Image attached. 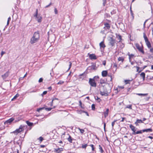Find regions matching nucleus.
Masks as SVG:
<instances>
[{
    "label": "nucleus",
    "instance_id": "1",
    "mask_svg": "<svg viewBox=\"0 0 153 153\" xmlns=\"http://www.w3.org/2000/svg\"><path fill=\"white\" fill-rule=\"evenodd\" d=\"M40 36L39 33L38 32H35L32 37L31 38L30 43L31 44H33L37 42L39 39Z\"/></svg>",
    "mask_w": 153,
    "mask_h": 153
},
{
    "label": "nucleus",
    "instance_id": "2",
    "mask_svg": "<svg viewBox=\"0 0 153 153\" xmlns=\"http://www.w3.org/2000/svg\"><path fill=\"white\" fill-rule=\"evenodd\" d=\"M25 126L24 125H21L18 129H17L16 130L12 132V133H13L16 135H17L19 133L22 131L24 130V128Z\"/></svg>",
    "mask_w": 153,
    "mask_h": 153
},
{
    "label": "nucleus",
    "instance_id": "3",
    "mask_svg": "<svg viewBox=\"0 0 153 153\" xmlns=\"http://www.w3.org/2000/svg\"><path fill=\"white\" fill-rule=\"evenodd\" d=\"M129 127L131 129V130L133 131V134H142V130H140L139 131H138L137 132H136V128L132 125H130L129 126Z\"/></svg>",
    "mask_w": 153,
    "mask_h": 153
},
{
    "label": "nucleus",
    "instance_id": "4",
    "mask_svg": "<svg viewBox=\"0 0 153 153\" xmlns=\"http://www.w3.org/2000/svg\"><path fill=\"white\" fill-rule=\"evenodd\" d=\"M129 127L131 129V130L133 131V134H142V130H140L139 131H138L137 132H136V128L132 125H130L129 126Z\"/></svg>",
    "mask_w": 153,
    "mask_h": 153
},
{
    "label": "nucleus",
    "instance_id": "5",
    "mask_svg": "<svg viewBox=\"0 0 153 153\" xmlns=\"http://www.w3.org/2000/svg\"><path fill=\"white\" fill-rule=\"evenodd\" d=\"M135 45L136 48L138 51L143 54H144V52L143 50L142 45L141 44L140 45L138 43H136Z\"/></svg>",
    "mask_w": 153,
    "mask_h": 153
},
{
    "label": "nucleus",
    "instance_id": "6",
    "mask_svg": "<svg viewBox=\"0 0 153 153\" xmlns=\"http://www.w3.org/2000/svg\"><path fill=\"white\" fill-rule=\"evenodd\" d=\"M88 83L92 87H96L97 85L94 79L90 78Z\"/></svg>",
    "mask_w": 153,
    "mask_h": 153
},
{
    "label": "nucleus",
    "instance_id": "7",
    "mask_svg": "<svg viewBox=\"0 0 153 153\" xmlns=\"http://www.w3.org/2000/svg\"><path fill=\"white\" fill-rule=\"evenodd\" d=\"M14 118L12 117L11 118L6 121H5L4 122V124H7V125H9L10 123L14 120Z\"/></svg>",
    "mask_w": 153,
    "mask_h": 153
},
{
    "label": "nucleus",
    "instance_id": "8",
    "mask_svg": "<svg viewBox=\"0 0 153 153\" xmlns=\"http://www.w3.org/2000/svg\"><path fill=\"white\" fill-rule=\"evenodd\" d=\"M88 55H89V58L91 59L95 60L97 58V56L94 54H90L89 53H88Z\"/></svg>",
    "mask_w": 153,
    "mask_h": 153
},
{
    "label": "nucleus",
    "instance_id": "9",
    "mask_svg": "<svg viewBox=\"0 0 153 153\" xmlns=\"http://www.w3.org/2000/svg\"><path fill=\"white\" fill-rule=\"evenodd\" d=\"M86 77V75L85 74V73L80 74L79 75V79L82 80L84 79Z\"/></svg>",
    "mask_w": 153,
    "mask_h": 153
},
{
    "label": "nucleus",
    "instance_id": "10",
    "mask_svg": "<svg viewBox=\"0 0 153 153\" xmlns=\"http://www.w3.org/2000/svg\"><path fill=\"white\" fill-rule=\"evenodd\" d=\"M115 43V40L112 38H111L109 42V43L110 45H111V46H113L114 45Z\"/></svg>",
    "mask_w": 153,
    "mask_h": 153
},
{
    "label": "nucleus",
    "instance_id": "11",
    "mask_svg": "<svg viewBox=\"0 0 153 153\" xmlns=\"http://www.w3.org/2000/svg\"><path fill=\"white\" fill-rule=\"evenodd\" d=\"M63 151V149L62 148L56 149H54V152L56 153H60Z\"/></svg>",
    "mask_w": 153,
    "mask_h": 153
},
{
    "label": "nucleus",
    "instance_id": "12",
    "mask_svg": "<svg viewBox=\"0 0 153 153\" xmlns=\"http://www.w3.org/2000/svg\"><path fill=\"white\" fill-rule=\"evenodd\" d=\"M100 48L101 49L102 48L103 49L105 47V45L104 43V41H103L100 43Z\"/></svg>",
    "mask_w": 153,
    "mask_h": 153
},
{
    "label": "nucleus",
    "instance_id": "13",
    "mask_svg": "<svg viewBox=\"0 0 153 153\" xmlns=\"http://www.w3.org/2000/svg\"><path fill=\"white\" fill-rule=\"evenodd\" d=\"M9 74V72L8 71L7 72L4 74L2 75L1 76L3 79V80H4L6 79L8 76Z\"/></svg>",
    "mask_w": 153,
    "mask_h": 153
},
{
    "label": "nucleus",
    "instance_id": "14",
    "mask_svg": "<svg viewBox=\"0 0 153 153\" xmlns=\"http://www.w3.org/2000/svg\"><path fill=\"white\" fill-rule=\"evenodd\" d=\"M104 25H105V27H104V28L105 30H106V29L108 30L110 29V25L108 23H105Z\"/></svg>",
    "mask_w": 153,
    "mask_h": 153
},
{
    "label": "nucleus",
    "instance_id": "15",
    "mask_svg": "<svg viewBox=\"0 0 153 153\" xmlns=\"http://www.w3.org/2000/svg\"><path fill=\"white\" fill-rule=\"evenodd\" d=\"M36 19L38 22H42V17L39 15L38 16L36 17Z\"/></svg>",
    "mask_w": 153,
    "mask_h": 153
},
{
    "label": "nucleus",
    "instance_id": "16",
    "mask_svg": "<svg viewBox=\"0 0 153 153\" xmlns=\"http://www.w3.org/2000/svg\"><path fill=\"white\" fill-rule=\"evenodd\" d=\"M108 74L107 71H103L102 72V75L103 77H106Z\"/></svg>",
    "mask_w": 153,
    "mask_h": 153
},
{
    "label": "nucleus",
    "instance_id": "17",
    "mask_svg": "<svg viewBox=\"0 0 153 153\" xmlns=\"http://www.w3.org/2000/svg\"><path fill=\"white\" fill-rule=\"evenodd\" d=\"M124 88V86H118L116 88V90H117V92H120V89H123Z\"/></svg>",
    "mask_w": 153,
    "mask_h": 153
},
{
    "label": "nucleus",
    "instance_id": "18",
    "mask_svg": "<svg viewBox=\"0 0 153 153\" xmlns=\"http://www.w3.org/2000/svg\"><path fill=\"white\" fill-rule=\"evenodd\" d=\"M143 123V122L142 120L137 119V120L136 121L135 123V124L136 126H138V123Z\"/></svg>",
    "mask_w": 153,
    "mask_h": 153
},
{
    "label": "nucleus",
    "instance_id": "19",
    "mask_svg": "<svg viewBox=\"0 0 153 153\" xmlns=\"http://www.w3.org/2000/svg\"><path fill=\"white\" fill-rule=\"evenodd\" d=\"M100 94L102 96H107L108 94L107 91H100Z\"/></svg>",
    "mask_w": 153,
    "mask_h": 153
},
{
    "label": "nucleus",
    "instance_id": "20",
    "mask_svg": "<svg viewBox=\"0 0 153 153\" xmlns=\"http://www.w3.org/2000/svg\"><path fill=\"white\" fill-rule=\"evenodd\" d=\"M140 76L141 77L143 78V80L144 81L145 80V74L144 72H142L140 74Z\"/></svg>",
    "mask_w": 153,
    "mask_h": 153
},
{
    "label": "nucleus",
    "instance_id": "21",
    "mask_svg": "<svg viewBox=\"0 0 153 153\" xmlns=\"http://www.w3.org/2000/svg\"><path fill=\"white\" fill-rule=\"evenodd\" d=\"M142 132H152V129L151 128H148L147 129H143V130H142Z\"/></svg>",
    "mask_w": 153,
    "mask_h": 153
},
{
    "label": "nucleus",
    "instance_id": "22",
    "mask_svg": "<svg viewBox=\"0 0 153 153\" xmlns=\"http://www.w3.org/2000/svg\"><path fill=\"white\" fill-rule=\"evenodd\" d=\"M109 109L107 108L106 109L105 111L104 112V115L105 117H107L108 115Z\"/></svg>",
    "mask_w": 153,
    "mask_h": 153
},
{
    "label": "nucleus",
    "instance_id": "23",
    "mask_svg": "<svg viewBox=\"0 0 153 153\" xmlns=\"http://www.w3.org/2000/svg\"><path fill=\"white\" fill-rule=\"evenodd\" d=\"M145 42L148 48H151V45L149 41L146 42Z\"/></svg>",
    "mask_w": 153,
    "mask_h": 153
},
{
    "label": "nucleus",
    "instance_id": "24",
    "mask_svg": "<svg viewBox=\"0 0 153 153\" xmlns=\"http://www.w3.org/2000/svg\"><path fill=\"white\" fill-rule=\"evenodd\" d=\"M116 35L117 38L118 40H119V42H120L122 40V37L119 34Z\"/></svg>",
    "mask_w": 153,
    "mask_h": 153
},
{
    "label": "nucleus",
    "instance_id": "25",
    "mask_svg": "<svg viewBox=\"0 0 153 153\" xmlns=\"http://www.w3.org/2000/svg\"><path fill=\"white\" fill-rule=\"evenodd\" d=\"M143 37L145 40V42L149 41L147 37H146L145 33H143Z\"/></svg>",
    "mask_w": 153,
    "mask_h": 153
},
{
    "label": "nucleus",
    "instance_id": "26",
    "mask_svg": "<svg viewBox=\"0 0 153 153\" xmlns=\"http://www.w3.org/2000/svg\"><path fill=\"white\" fill-rule=\"evenodd\" d=\"M68 135H69V137L68 138L67 140L68 141L70 142V143H71L72 142V139L71 136L69 135V134H68Z\"/></svg>",
    "mask_w": 153,
    "mask_h": 153
},
{
    "label": "nucleus",
    "instance_id": "27",
    "mask_svg": "<svg viewBox=\"0 0 153 153\" xmlns=\"http://www.w3.org/2000/svg\"><path fill=\"white\" fill-rule=\"evenodd\" d=\"M19 96V94H16L14 97H13V98L12 99H11V101H13L14 100H15L17 97H18Z\"/></svg>",
    "mask_w": 153,
    "mask_h": 153
},
{
    "label": "nucleus",
    "instance_id": "28",
    "mask_svg": "<svg viewBox=\"0 0 153 153\" xmlns=\"http://www.w3.org/2000/svg\"><path fill=\"white\" fill-rule=\"evenodd\" d=\"M136 94L139 95V96H146L148 95V94H140V93H137Z\"/></svg>",
    "mask_w": 153,
    "mask_h": 153
},
{
    "label": "nucleus",
    "instance_id": "29",
    "mask_svg": "<svg viewBox=\"0 0 153 153\" xmlns=\"http://www.w3.org/2000/svg\"><path fill=\"white\" fill-rule=\"evenodd\" d=\"M129 57V62H131V59L133 58V57L134 56V55L133 54H129L128 55Z\"/></svg>",
    "mask_w": 153,
    "mask_h": 153
},
{
    "label": "nucleus",
    "instance_id": "30",
    "mask_svg": "<svg viewBox=\"0 0 153 153\" xmlns=\"http://www.w3.org/2000/svg\"><path fill=\"white\" fill-rule=\"evenodd\" d=\"M118 60L119 61H121L122 62H123L124 60V59L122 57H119L118 58Z\"/></svg>",
    "mask_w": 153,
    "mask_h": 153
},
{
    "label": "nucleus",
    "instance_id": "31",
    "mask_svg": "<svg viewBox=\"0 0 153 153\" xmlns=\"http://www.w3.org/2000/svg\"><path fill=\"white\" fill-rule=\"evenodd\" d=\"M126 108H129L130 109H132V105H127L126 107Z\"/></svg>",
    "mask_w": 153,
    "mask_h": 153
},
{
    "label": "nucleus",
    "instance_id": "32",
    "mask_svg": "<svg viewBox=\"0 0 153 153\" xmlns=\"http://www.w3.org/2000/svg\"><path fill=\"white\" fill-rule=\"evenodd\" d=\"M26 123L27 124V125L29 126H31L33 125V123H30L28 121H26Z\"/></svg>",
    "mask_w": 153,
    "mask_h": 153
},
{
    "label": "nucleus",
    "instance_id": "33",
    "mask_svg": "<svg viewBox=\"0 0 153 153\" xmlns=\"http://www.w3.org/2000/svg\"><path fill=\"white\" fill-rule=\"evenodd\" d=\"M16 144H17L18 145H19V146H20L22 144L21 141L20 140H18L16 142Z\"/></svg>",
    "mask_w": 153,
    "mask_h": 153
},
{
    "label": "nucleus",
    "instance_id": "34",
    "mask_svg": "<svg viewBox=\"0 0 153 153\" xmlns=\"http://www.w3.org/2000/svg\"><path fill=\"white\" fill-rule=\"evenodd\" d=\"M131 81V80H124V82H125L126 84H129L130 82Z\"/></svg>",
    "mask_w": 153,
    "mask_h": 153
},
{
    "label": "nucleus",
    "instance_id": "35",
    "mask_svg": "<svg viewBox=\"0 0 153 153\" xmlns=\"http://www.w3.org/2000/svg\"><path fill=\"white\" fill-rule=\"evenodd\" d=\"M77 129L80 131L81 133L82 134L84 132V130L83 129H81L79 128H77Z\"/></svg>",
    "mask_w": 153,
    "mask_h": 153
},
{
    "label": "nucleus",
    "instance_id": "36",
    "mask_svg": "<svg viewBox=\"0 0 153 153\" xmlns=\"http://www.w3.org/2000/svg\"><path fill=\"white\" fill-rule=\"evenodd\" d=\"M38 9H37L36 10V13H35V14L34 15V17H35V18L38 16Z\"/></svg>",
    "mask_w": 153,
    "mask_h": 153
},
{
    "label": "nucleus",
    "instance_id": "37",
    "mask_svg": "<svg viewBox=\"0 0 153 153\" xmlns=\"http://www.w3.org/2000/svg\"><path fill=\"white\" fill-rule=\"evenodd\" d=\"M95 99L97 100L98 102H100L101 100L100 98H99L97 96L95 97Z\"/></svg>",
    "mask_w": 153,
    "mask_h": 153
},
{
    "label": "nucleus",
    "instance_id": "38",
    "mask_svg": "<svg viewBox=\"0 0 153 153\" xmlns=\"http://www.w3.org/2000/svg\"><path fill=\"white\" fill-rule=\"evenodd\" d=\"M99 149L100 151V152L101 153H102L103 152V151L102 149V147L100 145H99Z\"/></svg>",
    "mask_w": 153,
    "mask_h": 153
},
{
    "label": "nucleus",
    "instance_id": "39",
    "mask_svg": "<svg viewBox=\"0 0 153 153\" xmlns=\"http://www.w3.org/2000/svg\"><path fill=\"white\" fill-rule=\"evenodd\" d=\"M87 146V144H82V147L83 149H85Z\"/></svg>",
    "mask_w": 153,
    "mask_h": 153
},
{
    "label": "nucleus",
    "instance_id": "40",
    "mask_svg": "<svg viewBox=\"0 0 153 153\" xmlns=\"http://www.w3.org/2000/svg\"><path fill=\"white\" fill-rule=\"evenodd\" d=\"M64 83V82L63 81L60 80L57 83L58 85H62V84Z\"/></svg>",
    "mask_w": 153,
    "mask_h": 153
},
{
    "label": "nucleus",
    "instance_id": "41",
    "mask_svg": "<svg viewBox=\"0 0 153 153\" xmlns=\"http://www.w3.org/2000/svg\"><path fill=\"white\" fill-rule=\"evenodd\" d=\"M89 146L91 147V148H92V151H94V149H95V148L94 147V145L93 144H91Z\"/></svg>",
    "mask_w": 153,
    "mask_h": 153
},
{
    "label": "nucleus",
    "instance_id": "42",
    "mask_svg": "<svg viewBox=\"0 0 153 153\" xmlns=\"http://www.w3.org/2000/svg\"><path fill=\"white\" fill-rule=\"evenodd\" d=\"M10 20H11V18L10 17L8 18L7 21V25H9V22L10 21Z\"/></svg>",
    "mask_w": 153,
    "mask_h": 153
},
{
    "label": "nucleus",
    "instance_id": "43",
    "mask_svg": "<svg viewBox=\"0 0 153 153\" xmlns=\"http://www.w3.org/2000/svg\"><path fill=\"white\" fill-rule=\"evenodd\" d=\"M117 65L116 63H114L113 65V68H115V71L117 70Z\"/></svg>",
    "mask_w": 153,
    "mask_h": 153
},
{
    "label": "nucleus",
    "instance_id": "44",
    "mask_svg": "<svg viewBox=\"0 0 153 153\" xmlns=\"http://www.w3.org/2000/svg\"><path fill=\"white\" fill-rule=\"evenodd\" d=\"M38 139L39 140V141H40V142H41L43 141V138L42 137H40Z\"/></svg>",
    "mask_w": 153,
    "mask_h": 153
},
{
    "label": "nucleus",
    "instance_id": "45",
    "mask_svg": "<svg viewBox=\"0 0 153 153\" xmlns=\"http://www.w3.org/2000/svg\"><path fill=\"white\" fill-rule=\"evenodd\" d=\"M69 63V68H68L67 71H68V70H69L70 69V68L71 67V65H72V63L71 62H70Z\"/></svg>",
    "mask_w": 153,
    "mask_h": 153
},
{
    "label": "nucleus",
    "instance_id": "46",
    "mask_svg": "<svg viewBox=\"0 0 153 153\" xmlns=\"http://www.w3.org/2000/svg\"><path fill=\"white\" fill-rule=\"evenodd\" d=\"M91 108H92V110H94L95 109V105L94 104H93L92 105H91Z\"/></svg>",
    "mask_w": 153,
    "mask_h": 153
},
{
    "label": "nucleus",
    "instance_id": "47",
    "mask_svg": "<svg viewBox=\"0 0 153 153\" xmlns=\"http://www.w3.org/2000/svg\"><path fill=\"white\" fill-rule=\"evenodd\" d=\"M116 121V120H114L113 122L111 123V125L112 126V127L113 128V126L114 125Z\"/></svg>",
    "mask_w": 153,
    "mask_h": 153
},
{
    "label": "nucleus",
    "instance_id": "48",
    "mask_svg": "<svg viewBox=\"0 0 153 153\" xmlns=\"http://www.w3.org/2000/svg\"><path fill=\"white\" fill-rule=\"evenodd\" d=\"M93 79H99V77L98 76H95L94 77Z\"/></svg>",
    "mask_w": 153,
    "mask_h": 153
},
{
    "label": "nucleus",
    "instance_id": "49",
    "mask_svg": "<svg viewBox=\"0 0 153 153\" xmlns=\"http://www.w3.org/2000/svg\"><path fill=\"white\" fill-rule=\"evenodd\" d=\"M54 11L55 14H57L58 13V11L57 10L56 8H55L54 9Z\"/></svg>",
    "mask_w": 153,
    "mask_h": 153
},
{
    "label": "nucleus",
    "instance_id": "50",
    "mask_svg": "<svg viewBox=\"0 0 153 153\" xmlns=\"http://www.w3.org/2000/svg\"><path fill=\"white\" fill-rule=\"evenodd\" d=\"M52 109V108H45L46 110L48 111H50Z\"/></svg>",
    "mask_w": 153,
    "mask_h": 153
},
{
    "label": "nucleus",
    "instance_id": "51",
    "mask_svg": "<svg viewBox=\"0 0 153 153\" xmlns=\"http://www.w3.org/2000/svg\"><path fill=\"white\" fill-rule=\"evenodd\" d=\"M103 3V5L104 6H105V4H106V0H102Z\"/></svg>",
    "mask_w": 153,
    "mask_h": 153
},
{
    "label": "nucleus",
    "instance_id": "52",
    "mask_svg": "<svg viewBox=\"0 0 153 153\" xmlns=\"http://www.w3.org/2000/svg\"><path fill=\"white\" fill-rule=\"evenodd\" d=\"M43 80V79L42 78H41L39 79V82H42Z\"/></svg>",
    "mask_w": 153,
    "mask_h": 153
},
{
    "label": "nucleus",
    "instance_id": "53",
    "mask_svg": "<svg viewBox=\"0 0 153 153\" xmlns=\"http://www.w3.org/2000/svg\"><path fill=\"white\" fill-rule=\"evenodd\" d=\"M51 4V3H50L48 5L46 6L45 8H47L50 6Z\"/></svg>",
    "mask_w": 153,
    "mask_h": 153
},
{
    "label": "nucleus",
    "instance_id": "54",
    "mask_svg": "<svg viewBox=\"0 0 153 153\" xmlns=\"http://www.w3.org/2000/svg\"><path fill=\"white\" fill-rule=\"evenodd\" d=\"M43 108H38L37 110V111H38V112H39L40 111L42 110Z\"/></svg>",
    "mask_w": 153,
    "mask_h": 153
},
{
    "label": "nucleus",
    "instance_id": "55",
    "mask_svg": "<svg viewBox=\"0 0 153 153\" xmlns=\"http://www.w3.org/2000/svg\"><path fill=\"white\" fill-rule=\"evenodd\" d=\"M150 52L152 53L153 54V48H151L150 49Z\"/></svg>",
    "mask_w": 153,
    "mask_h": 153
},
{
    "label": "nucleus",
    "instance_id": "56",
    "mask_svg": "<svg viewBox=\"0 0 153 153\" xmlns=\"http://www.w3.org/2000/svg\"><path fill=\"white\" fill-rule=\"evenodd\" d=\"M108 76L110 78V81H112V76L111 75H108Z\"/></svg>",
    "mask_w": 153,
    "mask_h": 153
},
{
    "label": "nucleus",
    "instance_id": "57",
    "mask_svg": "<svg viewBox=\"0 0 153 153\" xmlns=\"http://www.w3.org/2000/svg\"><path fill=\"white\" fill-rule=\"evenodd\" d=\"M130 9L131 14L132 16H133V13L132 11L131 10V7H130Z\"/></svg>",
    "mask_w": 153,
    "mask_h": 153
},
{
    "label": "nucleus",
    "instance_id": "58",
    "mask_svg": "<svg viewBox=\"0 0 153 153\" xmlns=\"http://www.w3.org/2000/svg\"><path fill=\"white\" fill-rule=\"evenodd\" d=\"M136 67V68H137V72H138L139 69V67L138 66H136V67L134 66V67Z\"/></svg>",
    "mask_w": 153,
    "mask_h": 153
},
{
    "label": "nucleus",
    "instance_id": "59",
    "mask_svg": "<svg viewBox=\"0 0 153 153\" xmlns=\"http://www.w3.org/2000/svg\"><path fill=\"white\" fill-rule=\"evenodd\" d=\"M100 83L101 84H103V83H105V82L104 80H102V81H101L100 82Z\"/></svg>",
    "mask_w": 153,
    "mask_h": 153
},
{
    "label": "nucleus",
    "instance_id": "60",
    "mask_svg": "<svg viewBox=\"0 0 153 153\" xmlns=\"http://www.w3.org/2000/svg\"><path fill=\"white\" fill-rule=\"evenodd\" d=\"M47 91H45L43 92L42 94L43 95H45V94H47Z\"/></svg>",
    "mask_w": 153,
    "mask_h": 153
},
{
    "label": "nucleus",
    "instance_id": "61",
    "mask_svg": "<svg viewBox=\"0 0 153 153\" xmlns=\"http://www.w3.org/2000/svg\"><path fill=\"white\" fill-rule=\"evenodd\" d=\"M5 53V52H4L2 51L1 53V56H2Z\"/></svg>",
    "mask_w": 153,
    "mask_h": 153
},
{
    "label": "nucleus",
    "instance_id": "62",
    "mask_svg": "<svg viewBox=\"0 0 153 153\" xmlns=\"http://www.w3.org/2000/svg\"><path fill=\"white\" fill-rule=\"evenodd\" d=\"M102 64H103V65H106V62L105 61H103V62H102Z\"/></svg>",
    "mask_w": 153,
    "mask_h": 153
},
{
    "label": "nucleus",
    "instance_id": "63",
    "mask_svg": "<svg viewBox=\"0 0 153 153\" xmlns=\"http://www.w3.org/2000/svg\"><path fill=\"white\" fill-rule=\"evenodd\" d=\"M40 146L41 148H44L45 147V145H41Z\"/></svg>",
    "mask_w": 153,
    "mask_h": 153
},
{
    "label": "nucleus",
    "instance_id": "64",
    "mask_svg": "<svg viewBox=\"0 0 153 153\" xmlns=\"http://www.w3.org/2000/svg\"><path fill=\"white\" fill-rule=\"evenodd\" d=\"M48 88L49 90L50 91L52 89V87H51L50 86V87H49Z\"/></svg>",
    "mask_w": 153,
    "mask_h": 153
}]
</instances>
